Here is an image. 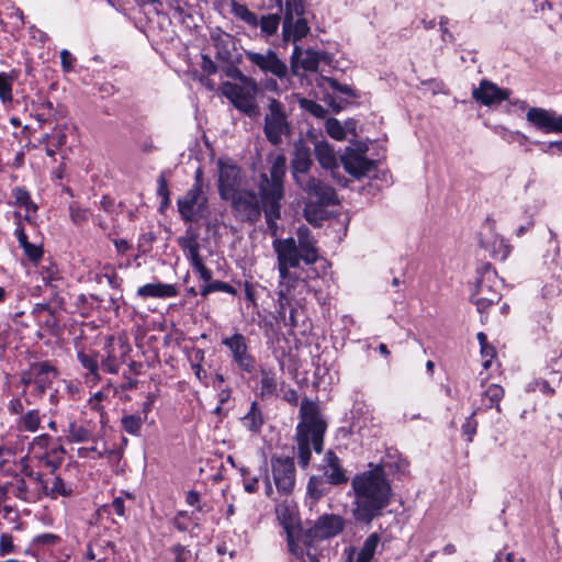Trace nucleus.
<instances>
[{
    "mask_svg": "<svg viewBox=\"0 0 562 562\" xmlns=\"http://www.w3.org/2000/svg\"><path fill=\"white\" fill-rule=\"evenodd\" d=\"M382 467H374L352 479L355 492L353 516L360 521H371L389 504L391 487Z\"/></svg>",
    "mask_w": 562,
    "mask_h": 562,
    "instance_id": "obj_1",
    "label": "nucleus"
},
{
    "mask_svg": "<svg viewBox=\"0 0 562 562\" xmlns=\"http://www.w3.org/2000/svg\"><path fill=\"white\" fill-rule=\"evenodd\" d=\"M50 437L41 435L33 439L29 453L16 463V470L25 476L42 482L47 474H54L63 462V447L48 449Z\"/></svg>",
    "mask_w": 562,
    "mask_h": 562,
    "instance_id": "obj_2",
    "label": "nucleus"
},
{
    "mask_svg": "<svg viewBox=\"0 0 562 562\" xmlns=\"http://www.w3.org/2000/svg\"><path fill=\"white\" fill-rule=\"evenodd\" d=\"M286 171V159L277 155L271 160L270 175L262 173L258 184L266 221L273 236L278 235L277 220L280 217V202L283 199V178Z\"/></svg>",
    "mask_w": 562,
    "mask_h": 562,
    "instance_id": "obj_3",
    "label": "nucleus"
},
{
    "mask_svg": "<svg viewBox=\"0 0 562 562\" xmlns=\"http://www.w3.org/2000/svg\"><path fill=\"white\" fill-rule=\"evenodd\" d=\"M300 412L301 422L296 428L299 463L306 467L311 459V446L316 452L322 451L326 423L314 402L303 401Z\"/></svg>",
    "mask_w": 562,
    "mask_h": 562,
    "instance_id": "obj_4",
    "label": "nucleus"
},
{
    "mask_svg": "<svg viewBox=\"0 0 562 562\" xmlns=\"http://www.w3.org/2000/svg\"><path fill=\"white\" fill-rule=\"evenodd\" d=\"M236 82L225 81L221 86V93L241 113L252 117L259 113L257 81L237 70Z\"/></svg>",
    "mask_w": 562,
    "mask_h": 562,
    "instance_id": "obj_5",
    "label": "nucleus"
},
{
    "mask_svg": "<svg viewBox=\"0 0 562 562\" xmlns=\"http://www.w3.org/2000/svg\"><path fill=\"white\" fill-rule=\"evenodd\" d=\"M276 514L278 520L283 526L288 535V544L291 552L292 562H319L315 552L310 546L308 536H294V525L296 520V510L288 501L277 505Z\"/></svg>",
    "mask_w": 562,
    "mask_h": 562,
    "instance_id": "obj_6",
    "label": "nucleus"
},
{
    "mask_svg": "<svg viewBox=\"0 0 562 562\" xmlns=\"http://www.w3.org/2000/svg\"><path fill=\"white\" fill-rule=\"evenodd\" d=\"M263 133L272 145H279L282 138L291 134V124L284 104L274 98H268L263 116Z\"/></svg>",
    "mask_w": 562,
    "mask_h": 562,
    "instance_id": "obj_7",
    "label": "nucleus"
},
{
    "mask_svg": "<svg viewBox=\"0 0 562 562\" xmlns=\"http://www.w3.org/2000/svg\"><path fill=\"white\" fill-rule=\"evenodd\" d=\"M245 57L252 67L266 75L270 74L278 79H283L288 75L286 64L273 49L268 48L262 52L245 50Z\"/></svg>",
    "mask_w": 562,
    "mask_h": 562,
    "instance_id": "obj_8",
    "label": "nucleus"
},
{
    "mask_svg": "<svg viewBox=\"0 0 562 562\" xmlns=\"http://www.w3.org/2000/svg\"><path fill=\"white\" fill-rule=\"evenodd\" d=\"M216 165L218 169V192L223 200L228 201L240 190V168L229 158H220Z\"/></svg>",
    "mask_w": 562,
    "mask_h": 562,
    "instance_id": "obj_9",
    "label": "nucleus"
},
{
    "mask_svg": "<svg viewBox=\"0 0 562 562\" xmlns=\"http://www.w3.org/2000/svg\"><path fill=\"white\" fill-rule=\"evenodd\" d=\"M368 146L364 144H356L346 147L340 160L345 170L355 178L368 176L374 169V162L366 157Z\"/></svg>",
    "mask_w": 562,
    "mask_h": 562,
    "instance_id": "obj_10",
    "label": "nucleus"
},
{
    "mask_svg": "<svg viewBox=\"0 0 562 562\" xmlns=\"http://www.w3.org/2000/svg\"><path fill=\"white\" fill-rule=\"evenodd\" d=\"M272 247L278 258V269L281 284L290 278V269L295 268L302 260L301 252L294 238L274 239Z\"/></svg>",
    "mask_w": 562,
    "mask_h": 562,
    "instance_id": "obj_11",
    "label": "nucleus"
},
{
    "mask_svg": "<svg viewBox=\"0 0 562 562\" xmlns=\"http://www.w3.org/2000/svg\"><path fill=\"white\" fill-rule=\"evenodd\" d=\"M207 198L200 189H189L178 200V211L187 222H195L206 214Z\"/></svg>",
    "mask_w": 562,
    "mask_h": 562,
    "instance_id": "obj_12",
    "label": "nucleus"
},
{
    "mask_svg": "<svg viewBox=\"0 0 562 562\" xmlns=\"http://www.w3.org/2000/svg\"><path fill=\"white\" fill-rule=\"evenodd\" d=\"M496 278L492 273L484 274L475 283L471 297L479 312L486 311L492 304L499 301L501 293L496 289Z\"/></svg>",
    "mask_w": 562,
    "mask_h": 562,
    "instance_id": "obj_13",
    "label": "nucleus"
},
{
    "mask_svg": "<svg viewBox=\"0 0 562 562\" xmlns=\"http://www.w3.org/2000/svg\"><path fill=\"white\" fill-rule=\"evenodd\" d=\"M480 243L493 257L499 260H505L512 250L505 238L495 232V223L492 220L485 221L480 233Z\"/></svg>",
    "mask_w": 562,
    "mask_h": 562,
    "instance_id": "obj_14",
    "label": "nucleus"
},
{
    "mask_svg": "<svg viewBox=\"0 0 562 562\" xmlns=\"http://www.w3.org/2000/svg\"><path fill=\"white\" fill-rule=\"evenodd\" d=\"M229 200L234 212L241 221L255 222L259 218L261 207L254 192L240 189Z\"/></svg>",
    "mask_w": 562,
    "mask_h": 562,
    "instance_id": "obj_15",
    "label": "nucleus"
},
{
    "mask_svg": "<svg viewBox=\"0 0 562 562\" xmlns=\"http://www.w3.org/2000/svg\"><path fill=\"white\" fill-rule=\"evenodd\" d=\"M272 475L278 491L290 494L295 484V468L290 458H272Z\"/></svg>",
    "mask_w": 562,
    "mask_h": 562,
    "instance_id": "obj_16",
    "label": "nucleus"
},
{
    "mask_svg": "<svg viewBox=\"0 0 562 562\" xmlns=\"http://www.w3.org/2000/svg\"><path fill=\"white\" fill-rule=\"evenodd\" d=\"M344 528V520L340 516L337 515H323L321 516L314 524V526L310 529L308 533H304L303 536H308L310 546L312 550L317 555V550L313 544L312 538H330L337 536Z\"/></svg>",
    "mask_w": 562,
    "mask_h": 562,
    "instance_id": "obj_17",
    "label": "nucleus"
},
{
    "mask_svg": "<svg viewBox=\"0 0 562 562\" xmlns=\"http://www.w3.org/2000/svg\"><path fill=\"white\" fill-rule=\"evenodd\" d=\"M222 342L229 349L234 361L241 370L247 372L254 370L255 361L248 352L246 339L241 334L236 333L231 337L224 338Z\"/></svg>",
    "mask_w": 562,
    "mask_h": 562,
    "instance_id": "obj_18",
    "label": "nucleus"
},
{
    "mask_svg": "<svg viewBox=\"0 0 562 562\" xmlns=\"http://www.w3.org/2000/svg\"><path fill=\"white\" fill-rule=\"evenodd\" d=\"M472 97L481 104L490 106L508 99L509 91L497 87L488 80H482L480 86L473 89Z\"/></svg>",
    "mask_w": 562,
    "mask_h": 562,
    "instance_id": "obj_19",
    "label": "nucleus"
},
{
    "mask_svg": "<svg viewBox=\"0 0 562 562\" xmlns=\"http://www.w3.org/2000/svg\"><path fill=\"white\" fill-rule=\"evenodd\" d=\"M296 184L310 196L316 198L322 203L334 204L336 201V194L333 188L316 178L305 177Z\"/></svg>",
    "mask_w": 562,
    "mask_h": 562,
    "instance_id": "obj_20",
    "label": "nucleus"
},
{
    "mask_svg": "<svg viewBox=\"0 0 562 562\" xmlns=\"http://www.w3.org/2000/svg\"><path fill=\"white\" fill-rule=\"evenodd\" d=\"M312 166L310 148L299 140L294 144V156L292 159V176L295 183L304 179Z\"/></svg>",
    "mask_w": 562,
    "mask_h": 562,
    "instance_id": "obj_21",
    "label": "nucleus"
},
{
    "mask_svg": "<svg viewBox=\"0 0 562 562\" xmlns=\"http://www.w3.org/2000/svg\"><path fill=\"white\" fill-rule=\"evenodd\" d=\"M319 65L318 53L312 49H302L295 45L291 56V69L294 75L299 74L300 69L305 71H315Z\"/></svg>",
    "mask_w": 562,
    "mask_h": 562,
    "instance_id": "obj_22",
    "label": "nucleus"
},
{
    "mask_svg": "<svg viewBox=\"0 0 562 562\" xmlns=\"http://www.w3.org/2000/svg\"><path fill=\"white\" fill-rule=\"evenodd\" d=\"M379 537L375 533L370 535L360 549L348 547L344 550L345 562H369L378 548Z\"/></svg>",
    "mask_w": 562,
    "mask_h": 562,
    "instance_id": "obj_23",
    "label": "nucleus"
},
{
    "mask_svg": "<svg viewBox=\"0 0 562 562\" xmlns=\"http://www.w3.org/2000/svg\"><path fill=\"white\" fill-rule=\"evenodd\" d=\"M526 119L543 133H554L557 113L542 108H530L527 111Z\"/></svg>",
    "mask_w": 562,
    "mask_h": 562,
    "instance_id": "obj_24",
    "label": "nucleus"
},
{
    "mask_svg": "<svg viewBox=\"0 0 562 562\" xmlns=\"http://www.w3.org/2000/svg\"><path fill=\"white\" fill-rule=\"evenodd\" d=\"M297 248L301 252L302 260L306 265L314 263L318 258V251L315 246V240L311 235V231L306 226L299 227L296 232Z\"/></svg>",
    "mask_w": 562,
    "mask_h": 562,
    "instance_id": "obj_25",
    "label": "nucleus"
},
{
    "mask_svg": "<svg viewBox=\"0 0 562 562\" xmlns=\"http://www.w3.org/2000/svg\"><path fill=\"white\" fill-rule=\"evenodd\" d=\"M53 477H44L42 482H36L42 492L52 498L69 497L72 495V485L65 482L59 475L52 474Z\"/></svg>",
    "mask_w": 562,
    "mask_h": 562,
    "instance_id": "obj_26",
    "label": "nucleus"
},
{
    "mask_svg": "<svg viewBox=\"0 0 562 562\" xmlns=\"http://www.w3.org/2000/svg\"><path fill=\"white\" fill-rule=\"evenodd\" d=\"M137 295L142 299H169L178 295V290L169 283H146L137 289Z\"/></svg>",
    "mask_w": 562,
    "mask_h": 562,
    "instance_id": "obj_27",
    "label": "nucleus"
},
{
    "mask_svg": "<svg viewBox=\"0 0 562 562\" xmlns=\"http://www.w3.org/2000/svg\"><path fill=\"white\" fill-rule=\"evenodd\" d=\"M31 374L38 392L42 394L57 378V370L47 362L36 363L31 368Z\"/></svg>",
    "mask_w": 562,
    "mask_h": 562,
    "instance_id": "obj_28",
    "label": "nucleus"
},
{
    "mask_svg": "<svg viewBox=\"0 0 562 562\" xmlns=\"http://www.w3.org/2000/svg\"><path fill=\"white\" fill-rule=\"evenodd\" d=\"M14 217H15V225H16L14 234L19 240L20 246L23 248L25 256L30 260L37 261L43 255L42 248L34 244H31L27 240V236H26L25 231L21 223V212L20 211L14 212Z\"/></svg>",
    "mask_w": 562,
    "mask_h": 562,
    "instance_id": "obj_29",
    "label": "nucleus"
},
{
    "mask_svg": "<svg viewBox=\"0 0 562 562\" xmlns=\"http://www.w3.org/2000/svg\"><path fill=\"white\" fill-rule=\"evenodd\" d=\"M314 151L317 161L323 168L330 170H335L338 168L335 151L326 140H316L314 143ZM333 177L336 178L335 171H333Z\"/></svg>",
    "mask_w": 562,
    "mask_h": 562,
    "instance_id": "obj_30",
    "label": "nucleus"
},
{
    "mask_svg": "<svg viewBox=\"0 0 562 562\" xmlns=\"http://www.w3.org/2000/svg\"><path fill=\"white\" fill-rule=\"evenodd\" d=\"M12 194L15 204L20 207L21 221L24 220L29 223H33L37 206L31 201L29 192L22 188H15Z\"/></svg>",
    "mask_w": 562,
    "mask_h": 562,
    "instance_id": "obj_31",
    "label": "nucleus"
},
{
    "mask_svg": "<svg viewBox=\"0 0 562 562\" xmlns=\"http://www.w3.org/2000/svg\"><path fill=\"white\" fill-rule=\"evenodd\" d=\"M325 462V475L331 484H340L346 482L347 477L340 467L339 459L333 451H328L326 453Z\"/></svg>",
    "mask_w": 562,
    "mask_h": 562,
    "instance_id": "obj_32",
    "label": "nucleus"
},
{
    "mask_svg": "<svg viewBox=\"0 0 562 562\" xmlns=\"http://www.w3.org/2000/svg\"><path fill=\"white\" fill-rule=\"evenodd\" d=\"M212 41L218 49V56L223 59L229 58L231 50L234 48L233 36L225 32H215L212 34Z\"/></svg>",
    "mask_w": 562,
    "mask_h": 562,
    "instance_id": "obj_33",
    "label": "nucleus"
},
{
    "mask_svg": "<svg viewBox=\"0 0 562 562\" xmlns=\"http://www.w3.org/2000/svg\"><path fill=\"white\" fill-rule=\"evenodd\" d=\"M67 431L70 442H87L92 437V429L88 425L77 422H70Z\"/></svg>",
    "mask_w": 562,
    "mask_h": 562,
    "instance_id": "obj_34",
    "label": "nucleus"
},
{
    "mask_svg": "<svg viewBox=\"0 0 562 562\" xmlns=\"http://www.w3.org/2000/svg\"><path fill=\"white\" fill-rule=\"evenodd\" d=\"M41 425V415L37 409H31L22 414L16 423L19 430L35 432Z\"/></svg>",
    "mask_w": 562,
    "mask_h": 562,
    "instance_id": "obj_35",
    "label": "nucleus"
},
{
    "mask_svg": "<svg viewBox=\"0 0 562 562\" xmlns=\"http://www.w3.org/2000/svg\"><path fill=\"white\" fill-rule=\"evenodd\" d=\"M231 7H232V12L236 18H238L239 20H241L243 22H245L248 26H250L252 29L258 27V24H259L258 16L256 15V13L250 11L246 5L240 4L236 1H232Z\"/></svg>",
    "mask_w": 562,
    "mask_h": 562,
    "instance_id": "obj_36",
    "label": "nucleus"
},
{
    "mask_svg": "<svg viewBox=\"0 0 562 562\" xmlns=\"http://www.w3.org/2000/svg\"><path fill=\"white\" fill-rule=\"evenodd\" d=\"M144 422H145V418H143L142 416L131 414V415L123 416L121 424H122L123 429L127 434H130L132 436H137L140 432Z\"/></svg>",
    "mask_w": 562,
    "mask_h": 562,
    "instance_id": "obj_37",
    "label": "nucleus"
},
{
    "mask_svg": "<svg viewBox=\"0 0 562 562\" xmlns=\"http://www.w3.org/2000/svg\"><path fill=\"white\" fill-rule=\"evenodd\" d=\"M280 24V16L278 14H267L259 19L261 33L265 36H271L277 33Z\"/></svg>",
    "mask_w": 562,
    "mask_h": 562,
    "instance_id": "obj_38",
    "label": "nucleus"
},
{
    "mask_svg": "<svg viewBox=\"0 0 562 562\" xmlns=\"http://www.w3.org/2000/svg\"><path fill=\"white\" fill-rule=\"evenodd\" d=\"M384 470V468H389L391 471L404 473L408 469V462L403 459L397 453H389L386 459L380 465Z\"/></svg>",
    "mask_w": 562,
    "mask_h": 562,
    "instance_id": "obj_39",
    "label": "nucleus"
},
{
    "mask_svg": "<svg viewBox=\"0 0 562 562\" xmlns=\"http://www.w3.org/2000/svg\"><path fill=\"white\" fill-rule=\"evenodd\" d=\"M14 78L5 72H0V100L3 104L12 101V82Z\"/></svg>",
    "mask_w": 562,
    "mask_h": 562,
    "instance_id": "obj_40",
    "label": "nucleus"
},
{
    "mask_svg": "<svg viewBox=\"0 0 562 562\" xmlns=\"http://www.w3.org/2000/svg\"><path fill=\"white\" fill-rule=\"evenodd\" d=\"M181 246L191 265L202 259L199 254L200 246L195 239L186 238L181 241Z\"/></svg>",
    "mask_w": 562,
    "mask_h": 562,
    "instance_id": "obj_41",
    "label": "nucleus"
},
{
    "mask_svg": "<svg viewBox=\"0 0 562 562\" xmlns=\"http://www.w3.org/2000/svg\"><path fill=\"white\" fill-rule=\"evenodd\" d=\"M277 390L276 376L272 372L262 370L260 380V391L262 395H272Z\"/></svg>",
    "mask_w": 562,
    "mask_h": 562,
    "instance_id": "obj_42",
    "label": "nucleus"
},
{
    "mask_svg": "<svg viewBox=\"0 0 562 562\" xmlns=\"http://www.w3.org/2000/svg\"><path fill=\"white\" fill-rule=\"evenodd\" d=\"M326 132L327 134L336 139V140H344L346 138V131L345 127L341 125V123L335 119L330 117L325 123Z\"/></svg>",
    "mask_w": 562,
    "mask_h": 562,
    "instance_id": "obj_43",
    "label": "nucleus"
},
{
    "mask_svg": "<svg viewBox=\"0 0 562 562\" xmlns=\"http://www.w3.org/2000/svg\"><path fill=\"white\" fill-rule=\"evenodd\" d=\"M244 424L252 431L258 430L262 425L261 413L257 409L256 403L251 404L250 411L244 417Z\"/></svg>",
    "mask_w": 562,
    "mask_h": 562,
    "instance_id": "obj_44",
    "label": "nucleus"
},
{
    "mask_svg": "<svg viewBox=\"0 0 562 562\" xmlns=\"http://www.w3.org/2000/svg\"><path fill=\"white\" fill-rule=\"evenodd\" d=\"M78 360L81 363V366L91 373L93 382L99 381L100 378L98 374L97 359L85 352H78Z\"/></svg>",
    "mask_w": 562,
    "mask_h": 562,
    "instance_id": "obj_45",
    "label": "nucleus"
},
{
    "mask_svg": "<svg viewBox=\"0 0 562 562\" xmlns=\"http://www.w3.org/2000/svg\"><path fill=\"white\" fill-rule=\"evenodd\" d=\"M215 291H222L228 294H236V290L231 284L223 281H214L203 286V289L201 290V295L206 297L210 293Z\"/></svg>",
    "mask_w": 562,
    "mask_h": 562,
    "instance_id": "obj_46",
    "label": "nucleus"
},
{
    "mask_svg": "<svg viewBox=\"0 0 562 562\" xmlns=\"http://www.w3.org/2000/svg\"><path fill=\"white\" fill-rule=\"evenodd\" d=\"M45 140L55 148H60L66 143V133L64 126H56L50 134L45 135Z\"/></svg>",
    "mask_w": 562,
    "mask_h": 562,
    "instance_id": "obj_47",
    "label": "nucleus"
},
{
    "mask_svg": "<svg viewBox=\"0 0 562 562\" xmlns=\"http://www.w3.org/2000/svg\"><path fill=\"white\" fill-rule=\"evenodd\" d=\"M504 395V390L498 384H491L486 387L484 392V396L488 400L487 406H493L494 403L498 404ZM497 409H499V405H496Z\"/></svg>",
    "mask_w": 562,
    "mask_h": 562,
    "instance_id": "obj_48",
    "label": "nucleus"
},
{
    "mask_svg": "<svg viewBox=\"0 0 562 562\" xmlns=\"http://www.w3.org/2000/svg\"><path fill=\"white\" fill-rule=\"evenodd\" d=\"M300 105H301V108L308 111L316 117H323L326 114V110L322 105L317 104L316 102H314L312 100L301 99Z\"/></svg>",
    "mask_w": 562,
    "mask_h": 562,
    "instance_id": "obj_49",
    "label": "nucleus"
},
{
    "mask_svg": "<svg viewBox=\"0 0 562 562\" xmlns=\"http://www.w3.org/2000/svg\"><path fill=\"white\" fill-rule=\"evenodd\" d=\"M15 552L13 537L10 533H2L0 536V555L5 557Z\"/></svg>",
    "mask_w": 562,
    "mask_h": 562,
    "instance_id": "obj_50",
    "label": "nucleus"
},
{
    "mask_svg": "<svg viewBox=\"0 0 562 562\" xmlns=\"http://www.w3.org/2000/svg\"><path fill=\"white\" fill-rule=\"evenodd\" d=\"M324 83H326L330 89H333L334 91H338V92H341L346 95H352V89L347 86V85H341L339 83L337 80L333 79V78H324L323 79Z\"/></svg>",
    "mask_w": 562,
    "mask_h": 562,
    "instance_id": "obj_51",
    "label": "nucleus"
},
{
    "mask_svg": "<svg viewBox=\"0 0 562 562\" xmlns=\"http://www.w3.org/2000/svg\"><path fill=\"white\" fill-rule=\"evenodd\" d=\"M243 481H244V488L248 493H255L258 488V479L257 477H249L248 471L246 469H240Z\"/></svg>",
    "mask_w": 562,
    "mask_h": 562,
    "instance_id": "obj_52",
    "label": "nucleus"
},
{
    "mask_svg": "<svg viewBox=\"0 0 562 562\" xmlns=\"http://www.w3.org/2000/svg\"><path fill=\"white\" fill-rule=\"evenodd\" d=\"M193 269L199 273L200 278L205 281L210 282L212 279V271L206 268V266L203 263V260H199L191 265Z\"/></svg>",
    "mask_w": 562,
    "mask_h": 562,
    "instance_id": "obj_53",
    "label": "nucleus"
},
{
    "mask_svg": "<svg viewBox=\"0 0 562 562\" xmlns=\"http://www.w3.org/2000/svg\"><path fill=\"white\" fill-rule=\"evenodd\" d=\"M157 194L162 199L161 204L168 205L169 204V189L167 186V181L164 177H159L158 179V189Z\"/></svg>",
    "mask_w": 562,
    "mask_h": 562,
    "instance_id": "obj_54",
    "label": "nucleus"
},
{
    "mask_svg": "<svg viewBox=\"0 0 562 562\" xmlns=\"http://www.w3.org/2000/svg\"><path fill=\"white\" fill-rule=\"evenodd\" d=\"M304 216L306 221L312 224H317V222L322 218L321 211L313 205H306L304 207Z\"/></svg>",
    "mask_w": 562,
    "mask_h": 562,
    "instance_id": "obj_55",
    "label": "nucleus"
},
{
    "mask_svg": "<svg viewBox=\"0 0 562 562\" xmlns=\"http://www.w3.org/2000/svg\"><path fill=\"white\" fill-rule=\"evenodd\" d=\"M106 449H99L97 445L92 447H85L78 449V457L80 458H88L91 453H95L98 458H102L105 453Z\"/></svg>",
    "mask_w": 562,
    "mask_h": 562,
    "instance_id": "obj_56",
    "label": "nucleus"
},
{
    "mask_svg": "<svg viewBox=\"0 0 562 562\" xmlns=\"http://www.w3.org/2000/svg\"><path fill=\"white\" fill-rule=\"evenodd\" d=\"M102 368L106 372L115 374L120 370V364L116 361V359L109 353L108 357L104 360H102Z\"/></svg>",
    "mask_w": 562,
    "mask_h": 562,
    "instance_id": "obj_57",
    "label": "nucleus"
},
{
    "mask_svg": "<svg viewBox=\"0 0 562 562\" xmlns=\"http://www.w3.org/2000/svg\"><path fill=\"white\" fill-rule=\"evenodd\" d=\"M70 217L75 223H81L88 218L86 210H82L78 206H70Z\"/></svg>",
    "mask_w": 562,
    "mask_h": 562,
    "instance_id": "obj_58",
    "label": "nucleus"
},
{
    "mask_svg": "<svg viewBox=\"0 0 562 562\" xmlns=\"http://www.w3.org/2000/svg\"><path fill=\"white\" fill-rule=\"evenodd\" d=\"M14 456V450L10 447H0V465L4 468Z\"/></svg>",
    "mask_w": 562,
    "mask_h": 562,
    "instance_id": "obj_59",
    "label": "nucleus"
},
{
    "mask_svg": "<svg viewBox=\"0 0 562 562\" xmlns=\"http://www.w3.org/2000/svg\"><path fill=\"white\" fill-rule=\"evenodd\" d=\"M60 60H61L63 68L66 71H69L72 67L74 59H72L71 54L67 49H63L60 52Z\"/></svg>",
    "mask_w": 562,
    "mask_h": 562,
    "instance_id": "obj_60",
    "label": "nucleus"
},
{
    "mask_svg": "<svg viewBox=\"0 0 562 562\" xmlns=\"http://www.w3.org/2000/svg\"><path fill=\"white\" fill-rule=\"evenodd\" d=\"M57 539V536L53 533H43L38 535L34 541L38 544H53L56 542Z\"/></svg>",
    "mask_w": 562,
    "mask_h": 562,
    "instance_id": "obj_61",
    "label": "nucleus"
},
{
    "mask_svg": "<svg viewBox=\"0 0 562 562\" xmlns=\"http://www.w3.org/2000/svg\"><path fill=\"white\" fill-rule=\"evenodd\" d=\"M463 431L468 435V439L472 440L473 435L476 431V423L470 417L463 425Z\"/></svg>",
    "mask_w": 562,
    "mask_h": 562,
    "instance_id": "obj_62",
    "label": "nucleus"
},
{
    "mask_svg": "<svg viewBox=\"0 0 562 562\" xmlns=\"http://www.w3.org/2000/svg\"><path fill=\"white\" fill-rule=\"evenodd\" d=\"M318 482H319V480L317 477L313 476L310 479L308 485H307L308 493L315 498H319L322 495V493L319 491H317V487H316Z\"/></svg>",
    "mask_w": 562,
    "mask_h": 562,
    "instance_id": "obj_63",
    "label": "nucleus"
},
{
    "mask_svg": "<svg viewBox=\"0 0 562 562\" xmlns=\"http://www.w3.org/2000/svg\"><path fill=\"white\" fill-rule=\"evenodd\" d=\"M23 404L20 398H13L9 404V411L13 414H23Z\"/></svg>",
    "mask_w": 562,
    "mask_h": 562,
    "instance_id": "obj_64",
    "label": "nucleus"
}]
</instances>
